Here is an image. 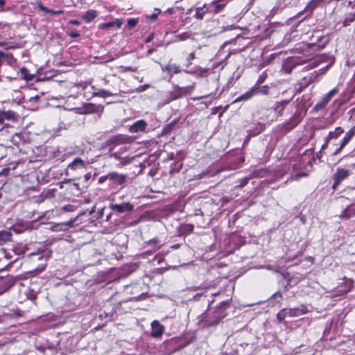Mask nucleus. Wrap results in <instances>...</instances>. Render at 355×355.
<instances>
[{"instance_id": "obj_1", "label": "nucleus", "mask_w": 355, "mask_h": 355, "mask_svg": "<svg viewBox=\"0 0 355 355\" xmlns=\"http://www.w3.org/2000/svg\"><path fill=\"white\" fill-rule=\"evenodd\" d=\"M231 299L222 301L214 311L205 312L201 315L199 320V324L202 328L216 326L225 318L227 315V309L230 308Z\"/></svg>"}, {"instance_id": "obj_2", "label": "nucleus", "mask_w": 355, "mask_h": 355, "mask_svg": "<svg viewBox=\"0 0 355 355\" xmlns=\"http://www.w3.org/2000/svg\"><path fill=\"white\" fill-rule=\"evenodd\" d=\"M244 242V238L239 235L236 231L226 233L218 245V255L220 257H226L239 249Z\"/></svg>"}, {"instance_id": "obj_3", "label": "nucleus", "mask_w": 355, "mask_h": 355, "mask_svg": "<svg viewBox=\"0 0 355 355\" xmlns=\"http://www.w3.org/2000/svg\"><path fill=\"white\" fill-rule=\"evenodd\" d=\"M31 224L32 223H13L9 230L0 231V245H3L12 240V232L16 234L22 233L25 230L31 229Z\"/></svg>"}, {"instance_id": "obj_4", "label": "nucleus", "mask_w": 355, "mask_h": 355, "mask_svg": "<svg viewBox=\"0 0 355 355\" xmlns=\"http://www.w3.org/2000/svg\"><path fill=\"white\" fill-rule=\"evenodd\" d=\"M309 312L306 305L300 304L296 308L282 309L277 314V320L282 322L287 317L295 318L304 315Z\"/></svg>"}, {"instance_id": "obj_5", "label": "nucleus", "mask_w": 355, "mask_h": 355, "mask_svg": "<svg viewBox=\"0 0 355 355\" xmlns=\"http://www.w3.org/2000/svg\"><path fill=\"white\" fill-rule=\"evenodd\" d=\"M305 63L306 60L300 57L289 58L284 61L283 69L285 72L289 73L297 66L302 65Z\"/></svg>"}, {"instance_id": "obj_6", "label": "nucleus", "mask_w": 355, "mask_h": 355, "mask_svg": "<svg viewBox=\"0 0 355 355\" xmlns=\"http://www.w3.org/2000/svg\"><path fill=\"white\" fill-rule=\"evenodd\" d=\"M355 135V126H353L349 131H347L344 136V137L341 139L339 147L336 149L334 152V155H337L341 153L343 148L349 144L350 140Z\"/></svg>"}, {"instance_id": "obj_7", "label": "nucleus", "mask_w": 355, "mask_h": 355, "mask_svg": "<svg viewBox=\"0 0 355 355\" xmlns=\"http://www.w3.org/2000/svg\"><path fill=\"white\" fill-rule=\"evenodd\" d=\"M349 171L343 168H338L336 173L333 175L334 184L333 189L335 190L340 184L342 180L348 177Z\"/></svg>"}, {"instance_id": "obj_8", "label": "nucleus", "mask_w": 355, "mask_h": 355, "mask_svg": "<svg viewBox=\"0 0 355 355\" xmlns=\"http://www.w3.org/2000/svg\"><path fill=\"white\" fill-rule=\"evenodd\" d=\"M110 208L119 214L130 212L134 209V205L130 202H123L121 204L110 203Z\"/></svg>"}, {"instance_id": "obj_9", "label": "nucleus", "mask_w": 355, "mask_h": 355, "mask_svg": "<svg viewBox=\"0 0 355 355\" xmlns=\"http://www.w3.org/2000/svg\"><path fill=\"white\" fill-rule=\"evenodd\" d=\"M343 284L338 286L336 290V295H343L352 290L354 286V281L352 279L345 278Z\"/></svg>"}, {"instance_id": "obj_10", "label": "nucleus", "mask_w": 355, "mask_h": 355, "mask_svg": "<svg viewBox=\"0 0 355 355\" xmlns=\"http://www.w3.org/2000/svg\"><path fill=\"white\" fill-rule=\"evenodd\" d=\"M338 92L336 88H334L330 90L315 105L316 110H321L324 108L329 102L331 100L332 97Z\"/></svg>"}, {"instance_id": "obj_11", "label": "nucleus", "mask_w": 355, "mask_h": 355, "mask_svg": "<svg viewBox=\"0 0 355 355\" xmlns=\"http://www.w3.org/2000/svg\"><path fill=\"white\" fill-rule=\"evenodd\" d=\"M104 178L112 181L114 184L123 185L126 181L127 176L124 174H120L116 172H110L105 175Z\"/></svg>"}, {"instance_id": "obj_12", "label": "nucleus", "mask_w": 355, "mask_h": 355, "mask_svg": "<svg viewBox=\"0 0 355 355\" xmlns=\"http://www.w3.org/2000/svg\"><path fill=\"white\" fill-rule=\"evenodd\" d=\"M178 225L175 227L176 232L174 234L175 236H182L189 234L193 231V226L191 223H176Z\"/></svg>"}, {"instance_id": "obj_13", "label": "nucleus", "mask_w": 355, "mask_h": 355, "mask_svg": "<svg viewBox=\"0 0 355 355\" xmlns=\"http://www.w3.org/2000/svg\"><path fill=\"white\" fill-rule=\"evenodd\" d=\"M70 110H74L76 113L80 114H86L95 112L97 107L92 103L85 104L82 107L69 108Z\"/></svg>"}, {"instance_id": "obj_14", "label": "nucleus", "mask_w": 355, "mask_h": 355, "mask_svg": "<svg viewBox=\"0 0 355 355\" xmlns=\"http://www.w3.org/2000/svg\"><path fill=\"white\" fill-rule=\"evenodd\" d=\"M51 251L46 248L44 250H38L37 252H31L28 254L33 260H47L51 257Z\"/></svg>"}, {"instance_id": "obj_15", "label": "nucleus", "mask_w": 355, "mask_h": 355, "mask_svg": "<svg viewBox=\"0 0 355 355\" xmlns=\"http://www.w3.org/2000/svg\"><path fill=\"white\" fill-rule=\"evenodd\" d=\"M147 126V123L143 120H139L134 123L129 128V131L131 133H137L139 132L144 131L146 128Z\"/></svg>"}, {"instance_id": "obj_16", "label": "nucleus", "mask_w": 355, "mask_h": 355, "mask_svg": "<svg viewBox=\"0 0 355 355\" xmlns=\"http://www.w3.org/2000/svg\"><path fill=\"white\" fill-rule=\"evenodd\" d=\"M151 336L153 337H159L162 335L164 331V327L159 323V321H153L151 323Z\"/></svg>"}, {"instance_id": "obj_17", "label": "nucleus", "mask_w": 355, "mask_h": 355, "mask_svg": "<svg viewBox=\"0 0 355 355\" xmlns=\"http://www.w3.org/2000/svg\"><path fill=\"white\" fill-rule=\"evenodd\" d=\"M6 120L15 121V114L11 110L1 111L0 110V123H3Z\"/></svg>"}, {"instance_id": "obj_18", "label": "nucleus", "mask_w": 355, "mask_h": 355, "mask_svg": "<svg viewBox=\"0 0 355 355\" xmlns=\"http://www.w3.org/2000/svg\"><path fill=\"white\" fill-rule=\"evenodd\" d=\"M344 132V130L341 127H336L334 130L330 131L327 136L324 138V139H327V141H331V139H338L343 133Z\"/></svg>"}, {"instance_id": "obj_19", "label": "nucleus", "mask_w": 355, "mask_h": 355, "mask_svg": "<svg viewBox=\"0 0 355 355\" xmlns=\"http://www.w3.org/2000/svg\"><path fill=\"white\" fill-rule=\"evenodd\" d=\"M162 69L164 71H168L171 76L173 74L179 73L181 70L180 67L175 64H168L162 67Z\"/></svg>"}, {"instance_id": "obj_20", "label": "nucleus", "mask_w": 355, "mask_h": 355, "mask_svg": "<svg viewBox=\"0 0 355 355\" xmlns=\"http://www.w3.org/2000/svg\"><path fill=\"white\" fill-rule=\"evenodd\" d=\"M123 24V21L120 19H116L114 21H110L108 23H103L99 25V28L107 29L116 26L118 28H120Z\"/></svg>"}, {"instance_id": "obj_21", "label": "nucleus", "mask_w": 355, "mask_h": 355, "mask_svg": "<svg viewBox=\"0 0 355 355\" xmlns=\"http://www.w3.org/2000/svg\"><path fill=\"white\" fill-rule=\"evenodd\" d=\"M72 227L71 223H53L49 228L54 232L66 231Z\"/></svg>"}, {"instance_id": "obj_22", "label": "nucleus", "mask_w": 355, "mask_h": 355, "mask_svg": "<svg viewBox=\"0 0 355 355\" xmlns=\"http://www.w3.org/2000/svg\"><path fill=\"white\" fill-rule=\"evenodd\" d=\"M324 0H311L306 5L304 11L311 13L314 9L318 7Z\"/></svg>"}, {"instance_id": "obj_23", "label": "nucleus", "mask_w": 355, "mask_h": 355, "mask_svg": "<svg viewBox=\"0 0 355 355\" xmlns=\"http://www.w3.org/2000/svg\"><path fill=\"white\" fill-rule=\"evenodd\" d=\"M207 12H208V8H207V6L205 5L200 6V7H197L195 9L194 17L196 19L201 20L204 18L205 15Z\"/></svg>"}, {"instance_id": "obj_24", "label": "nucleus", "mask_w": 355, "mask_h": 355, "mask_svg": "<svg viewBox=\"0 0 355 355\" xmlns=\"http://www.w3.org/2000/svg\"><path fill=\"white\" fill-rule=\"evenodd\" d=\"M68 167L71 170H76L77 168L81 167H85V162L80 158H76L71 163L68 165Z\"/></svg>"}, {"instance_id": "obj_25", "label": "nucleus", "mask_w": 355, "mask_h": 355, "mask_svg": "<svg viewBox=\"0 0 355 355\" xmlns=\"http://www.w3.org/2000/svg\"><path fill=\"white\" fill-rule=\"evenodd\" d=\"M97 16V12L94 10H89L86 12V13L83 15V19L88 23L92 21Z\"/></svg>"}, {"instance_id": "obj_26", "label": "nucleus", "mask_w": 355, "mask_h": 355, "mask_svg": "<svg viewBox=\"0 0 355 355\" xmlns=\"http://www.w3.org/2000/svg\"><path fill=\"white\" fill-rule=\"evenodd\" d=\"M187 73H188L189 74L196 75V76H200V77H205L207 76L208 70L205 68L199 67V68H197L195 71H187Z\"/></svg>"}, {"instance_id": "obj_27", "label": "nucleus", "mask_w": 355, "mask_h": 355, "mask_svg": "<svg viewBox=\"0 0 355 355\" xmlns=\"http://www.w3.org/2000/svg\"><path fill=\"white\" fill-rule=\"evenodd\" d=\"M191 35L188 32H184L181 34L176 35L174 38V42L184 41L191 37Z\"/></svg>"}, {"instance_id": "obj_28", "label": "nucleus", "mask_w": 355, "mask_h": 355, "mask_svg": "<svg viewBox=\"0 0 355 355\" xmlns=\"http://www.w3.org/2000/svg\"><path fill=\"white\" fill-rule=\"evenodd\" d=\"M112 95H113L112 93H111L110 92H109L107 90H105V89H100L96 92H93V96H99V97L106 98L108 96H111Z\"/></svg>"}, {"instance_id": "obj_29", "label": "nucleus", "mask_w": 355, "mask_h": 355, "mask_svg": "<svg viewBox=\"0 0 355 355\" xmlns=\"http://www.w3.org/2000/svg\"><path fill=\"white\" fill-rule=\"evenodd\" d=\"M253 96V91H249L244 94L240 96L237 98L235 99L234 102H239L241 101H247L250 98Z\"/></svg>"}, {"instance_id": "obj_30", "label": "nucleus", "mask_w": 355, "mask_h": 355, "mask_svg": "<svg viewBox=\"0 0 355 355\" xmlns=\"http://www.w3.org/2000/svg\"><path fill=\"white\" fill-rule=\"evenodd\" d=\"M212 6L214 7V12L215 13H218L224 8L225 3H221L218 1L216 3H213Z\"/></svg>"}, {"instance_id": "obj_31", "label": "nucleus", "mask_w": 355, "mask_h": 355, "mask_svg": "<svg viewBox=\"0 0 355 355\" xmlns=\"http://www.w3.org/2000/svg\"><path fill=\"white\" fill-rule=\"evenodd\" d=\"M133 158H130L128 157H121L119 163L117 164L118 167H122L130 164L132 161Z\"/></svg>"}, {"instance_id": "obj_32", "label": "nucleus", "mask_w": 355, "mask_h": 355, "mask_svg": "<svg viewBox=\"0 0 355 355\" xmlns=\"http://www.w3.org/2000/svg\"><path fill=\"white\" fill-rule=\"evenodd\" d=\"M148 243L154 247L155 250L159 249L163 245V243H161L160 241L157 239H150Z\"/></svg>"}, {"instance_id": "obj_33", "label": "nucleus", "mask_w": 355, "mask_h": 355, "mask_svg": "<svg viewBox=\"0 0 355 355\" xmlns=\"http://www.w3.org/2000/svg\"><path fill=\"white\" fill-rule=\"evenodd\" d=\"M355 19V13H350L344 20L343 26H347Z\"/></svg>"}, {"instance_id": "obj_34", "label": "nucleus", "mask_w": 355, "mask_h": 355, "mask_svg": "<svg viewBox=\"0 0 355 355\" xmlns=\"http://www.w3.org/2000/svg\"><path fill=\"white\" fill-rule=\"evenodd\" d=\"M180 97V93L178 91L171 92L168 94V103L178 99Z\"/></svg>"}, {"instance_id": "obj_35", "label": "nucleus", "mask_w": 355, "mask_h": 355, "mask_svg": "<svg viewBox=\"0 0 355 355\" xmlns=\"http://www.w3.org/2000/svg\"><path fill=\"white\" fill-rule=\"evenodd\" d=\"M180 97V93L178 91L171 92L168 94V103L178 99Z\"/></svg>"}, {"instance_id": "obj_36", "label": "nucleus", "mask_w": 355, "mask_h": 355, "mask_svg": "<svg viewBox=\"0 0 355 355\" xmlns=\"http://www.w3.org/2000/svg\"><path fill=\"white\" fill-rule=\"evenodd\" d=\"M28 70L25 67H22L20 69V73L23 76V78L27 80H31L33 79L32 75L27 74Z\"/></svg>"}, {"instance_id": "obj_37", "label": "nucleus", "mask_w": 355, "mask_h": 355, "mask_svg": "<svg viewBox=\"0 0 355 355\" xmlns=\"http://www.w3.org/2000/svg\"><path fill=\"white\" fill-rule=\"evenodd\" d=\"M161 13V10L159 8L155 9V12L150 15H146V17L147 19H150L152 20H155L157 18V16Z\"/></svg>"}, {"instance_id": "obj_38", "label": "nucleus", "mask_w": 355, "mask_h": 355, "mask_svg": "<svg viewBox=\"0 0 355 355\" xmlns=\"http://www.w3.org/2000/svg\"><path fill=\"white\" fill-rule=\"evenodd\" d=\"M139 22V19L136 18H131L128 20V27L129 28H134L137 23Z\"/></svg>"}, {"instance_id": "obj_39", "label": "nucleus", "mask_w": 355, "mask_h": 355, "mask_svg": "<svg viewBox=\"0 0 355 355\" xmlns=\"http://www.w3.org/2000/svg\"><path fill=\"white\" fill-rule=\"evenodd\" d=\"M175 124H176V121H174L170 123L169 124L166 125L164 129V133H166V134L169 133L173 130V128Z\"/></svg>"}, {"instance_id": "obj_40", "label": "nucleus", "mask_w": 355, "mask_h": 355, "mask_svg": "<svg viewBox=\"0 0 355 355\" xmlns=\"http://www.w3.org/2000/svg\"><path fill=\"white\" fill-rule=\"evenodd\" d=\"M114 313H115V312H113V311H112L110 313L104 312L103 313L101 314L99 316L101 318H104L109 320H111V318H112V316L114 315Z\"/></svg>"}, {"instance_id": "obj_41", "label": "nucleus", "mask_w": 355, "mask_h": 355, "mask_svg": "<svg viewBox=\"0 0 355 355\" xmlns=\"http://www.w3.org/2000/svg\"><path fill=\"white\" fill-rule=\"evenodd\" d=\"M306 176H308V173H296L295 175H293L291 177V178L295 180H299L300 178L306 177Z\"/></svg>"}, {"instance_id": "obj_42", "label": "nucleus", "mask_w": 355, "mask_h": 355, "mask_svg": "<svg viewBox=\"0 0 355 355\" xmlns=\"http://www.w3.org/2000/svg\"><path fill=\"white\" fill-rule=\"evenodd\" d=\"M195 53L194 52H192L191 53L189 54L188 57H187V65L189 66V64H191V60H193V59H195Z\"/></svg>"}, {"instance_id": "obj_43", "label": "nucleus", "mask_w": 355, "mask_h": 355, "mask_svg": "<svg viewBox=\"0 0 355 355\" xmlns=\"http://www.w3.org/2000/svg\"><path fill=\"white\" fill-rule=\"evenodd\" d=\"M49 13H51L52 15H58L63 14L64 10H53L50 9L49 11Z\"/></svg>"}, {"instance_id": "obj_44", "label": "nucleus", "mask_w": 355, "mask_h": 355, "mask_svg": "<svg viewBox=\"0 0 355 355\" xmlns=\"http://www.w3.org/2000/svg\"><path fill=\"white\" fill-rule=\"evenodd\" d=\"M110 157H113V158H114V159H118V160H119V161H120L121 158L122 157H121V156L119 155V153H117V152L112 153L110 155Z\"/></svg>"}, {"instance_id": "obj_45", "label": "nucleus", "mask_w": 355, "mask_h": 355, "mask_svg": "<svg viewBox=\"0 0 355 355\" xmlns=\"http://www.w3.org/2000/svg\"><path fill=\"white\" fill-rule=\"evenodd\" d=\"M69 35L71 37L75 38V37H78L80 36V34L78 33V31H71V32L69 33Z\"/></svg>"}, {"instance_id": "obj_46", "label": "nucleus", "mask_w": 355, "mask_h": 355, "mask_svg": "<svg viewBox=\"0 0 355 355\" xmlns=\"http://www.w3.org/2000/svg\"><path fill=\"white\" fill-rule=\"evenodd\" d=\"M148 87V85H141L139 86L137 89V92H143L144 91L146 88Z\"/></svg>"}, {"instance_id": "obj_47", "label": "nucleus", "mask_w": 355, "mask_h": 355, "mask_svg": "<svg viewBox=\"0 0 355 355\" xmlns=\"http://www.w3.org/2000/svg\"><path fill=\"white\" fill-rule=\"evenodd\" d=\"M330 141H327V139H325V142L324 144L321 147V150H324L325 148H327L328 145H329V143Z\"/></svg>"}, {"instance_id": "obj_48", "label": "nucleus", "mask_w": 355, "mask_h": 355, "mask_svg": "<svg viewBox=\"0 0 355 355\" xmlns=\"http://www.w3.org/2000/svg\"><path fill=\"white\" fill-rule=\"evenodd\" d=\"M127 150H128L127 147L123 146V147L120 148L117 153H119V154L123 153L125 151H127Z\"/></svg>"}, {"instance_id": "obj_49", "label": "nucleus", "mask_w": 355, "mask_h": 355, "mask_svg": "<svg viewBox=\"0 0 355 355\" xmlns=\"http://www.w3.org/2000/svg\"><path fill=\"white\" fill-rule=\"evenodd\" d=\"M8 132V128L5 127L0 130V135L4 134L5 132Z\"/></svg>"}, {"instance_id": "obj_50", "label": "nucleus", "mask_w": 355, "mask_h": 355, "mask_svg": "<svg viewBox=\"0 0 355 355\" xmlns=\"http://www.w3.org/2000/svg\"><path fill=\"white\" fill-rule=\"evenodd\" d=\"M4 58V53L1 51H0V67L1 66L3 63V59Z\"/></svg>"}, {"instance_id": "obj_51", "label": "nucleus", "mask_w": 355, "mask_h": 355, "mask_svg": "<svg viewBox=\"0 0 355 355\" xmlns=\"http://www.w3.org/2000/svg\"><path fill=\"white\" fill-rule=\"evenodd\" d=\"M350 212V209H345L344 211V214L345 215V218L347 219L348 218L349 213Z\"/></svg>"}, {"instance_id": "obj_52", "label": "nucleus", "mask_w": 355, "mask_h": 355, "mask_svg": "<svg viewBox=\"0 0 355 355\" xmlns=\"http://www.w3.org/2000/svg\"><path fill=\"white\" fill-rule=\"evenodd\" d=\"M69 23L71 24H73V25H79L80 24V22L77 20H70Z\"/></svg>"}, {"instance_id": "obj_53", "label": "nucleus", "mask_w": 355, "mask_h": 355, "mask_svg": "<svg viewBox=\"0 0 355 355\" xmlns=\"http://www.w3.org/2000/svg\"><path fill=\"white\" fill-rule=\"evenodd\" d=\"M40 8L42 10L44 11L45 12H47V13H49V11L50 10L44 6H41Z\"/></svg>"}, {"instance_id": "obj_54", "label": "nucleus", "mask_w": 355, "mask_h": 355, "mask_svg": "<svg viewBox=\"0 0 355 355\" xmlns=\"http://www.w3.org/2000/svg\"><path fill=\"white\" fill-rule=\"evenodd\" d=\"M153 35H149V36L147 37V39H146V42H150L151 41V40L153 39Z\"/></svg>"}, {"instance_id": "obj_55", "label": "nucleus", "mask_w": 355, "mask_h": 355, "mask_svg": "<svg viewBox=\"0 0 355 355\" xmlns=\"http://www.w3.org/2000/svg\"><path fill=\"white\" fill-rule=\"evenodd\" d=\"M317 65H318V64L315 62H314L311 64V66L309 67V69L314 68V67H317Z\"/></svg>"}, {"instance_id": "obj_56", "label": "nucleus", "mask_w": 355, "mask_h": 355, "mask_svg": "<svg viewBox=\"0 0 355 355\" xmlns=\"http://www.w3.org/2000/svg\"><path fill=\"white\" fill-rule=\"evenodd\" d=\"M106 179H107V178H104V176L101 177V178H99V182H103L105 180H106Z\"/></svg>"}, {"instance_id": "obj_57", "label": "nucleus", "mask_w": 355, "mask_h": 355, "mask_svg": "<svg viewBox=\"0 0 355 355\" xmlns=\"http://www.w3.org/2000/svg\"><path fill=\"white\" fill-rule=\"evenodd\" d=\"M5 4V1L4 0H0V6L1 7H3Z\"/></svg>"}, {"instance_id": "obj_58", "label": "nucleus", "mask_w": 355, "mask_h": 355, "mask_svg": "<svg viewBox=\"0 0 355 355\" xmlns=\"http://www.w3.org/2000/svg\"><path fill=\"white\" fill-rule=\"evenodd\" d=\"M234 28V25H231L230 26H228L226 29L227 30H232Z\"/></svg>"}, {"instance_id": "obj_59", "label": "nucleus", "mask_w": 355, "mask_h": 355, "mask_svg": "<svg viewBox=\"0 0 355 355\" xmlns=\"http://www.w3.org/2000/svg\"><path fill=\"white\" fill-rule=\"evenodd\" d=\"M109 217H110V215L107 216H106V220H108V219H109Z\"/></svg>"}, {"instance_id": "obj_60", "label": "nucleus", "mask_w": 355, "mask_h": 355, "mask_svg": "<svg viewBox=\"0 0 355 355\" xmlns=\"http://www.w3.org/2000/svg\"><path fill=\"white\" fill-rule=\"evenodd\" d=\"M227 226H228L229 227H230V223H228V224H227Z\"/></svg>"}]
</instances>
